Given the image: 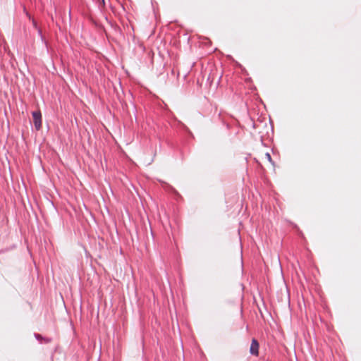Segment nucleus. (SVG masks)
<instances>
[{
  "instance_id": "1",
  "label": "nucleus",
  "mask_w": 361,
  "mask_h": 361,
  "mask_svg": "<svg viewBox=\"0 0 361 361\" xmlns=\"http://www.w3.org/2000/svg\"><path fill=\"white\" fill-rule=\"evenodd\" d=\"M32 114L35 128L37 130H39L42 128V114L40 111H35Z\"/></svg>"
},
{
  "instance_id": "2",
  "label": "nucleus",
  "mask_w": 361,
  "mask_h": 361,
  "mask_svg": "<svg viewBox=\"0 0 361 361\" xmlns=\"http://www.w3.org/2000/svg\"><path fill=\"white\" fill-rule=\"evenodd\" d=\"M259 347V345L258 341L255 338H253L252 340L250 348V354L252 355H255V356H258Z\"/></svg>"
},
{
  "instance_id": "3",
  "label": "nucleus",
  "mask_w": 361,
  "mask_h": 361,
  "mask_svg": "<svg viewBox=\"0 0 361 361\" xmlns=\"http://www.w3.org/2000/svg\"><path fill=\"white\" fill-rule=\"evenodd\" d=\"M35 337L39 341H41L42 339H44L42 336L39 334H35Z\"/></svg>"
},
{
  "instance_id": "4",
  "label": "nucleus",
  "mask_w": 361,
  "mask_h": 361,
  "mask_svg": "<svg viewBox=\"0 0 361 361\" xmlns=\"http://www.w3.org/2000/svg\"><path fill=\"white\" fill-rule=\"evenodd\" d=\"M265 156L267 158L268 161L269 162L272 163V159H271L270 154L269 152H267V153H266Z\"/></svg>"
},
{
  "instance_id": "5",
  "label": "nucleus",
  "mask_w": 361,
  "mask_h": 361,
  "mask_svg": "<svg viewBox=\"0 0 361 361\" xmlns=\"http://www.w3.org/2000/svg\"><path fill=\"white\" fill-rule=\"evenodd\" d=\"M38 33H39V35L41 37H42V31H41V30H38Z\"/></svg>"
},
{
  "instance_id": "6",
  "label": "nucleus",
  "mask_w": 361,
  "mask_h": 361,
  "mask_svg": "<svg viewBox=\"0 0 361 361\" xmlns=\"http://www.w3.org/2000/svg\"><path fill=\"white\" fill-rule=\"evenodd\" d=\"M49 341H50V339H47L46 340V342H47V343L49 342Z\"/></svg>"
},
{
  "instance_id": "7",
  "label": "nucleus",
  "mask_w": 361,
  "mask_h": 361,
  "mask_svg": "<svg viewBox=\"0 0 361 361\" xmlns=\"http://www.w3.org/2000/svg\"><path fill=\"white\" fill-rule=\"evenodd\" d=\"M102 1L103 4H104V0H102Z\"/></svg>"
}]
</instances>
